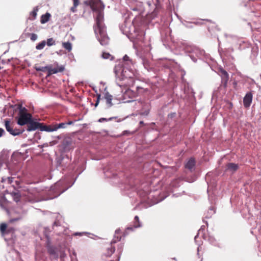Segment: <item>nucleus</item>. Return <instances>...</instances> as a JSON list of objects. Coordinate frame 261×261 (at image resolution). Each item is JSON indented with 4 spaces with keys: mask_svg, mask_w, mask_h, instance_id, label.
<instances>
[{
    "mask_svg": "<svg viewBox=\"0 0 261 261\" xmlns=\"http://www.w3.org/2000/svg\"><path fill=\"white\" fill-rule=\"evenodd\" d=\"M7 180H8V182L9 184H11L13 181V178L12 177H8Z\"/></svg>",
    "mask_w": 261,
    "mask_h": 261,
    "instance_id": "obj_45",
    "label": "nucleus"
},
{
    "mask_svg": "<svg viewBox=\"0 0 261 261\" xmlns=\"http://www.w3.org/2000/svg\"><path fill=\"white\" fill-rule=\"evenodd\" d=\"M66 123H67V125L72 124L73 123V122H72V121H68V122H67Z\"/></svg>",
    "mask_w": 261,
    "mask_h": 261,
    "instance_id": "obj_47",
    "label": "nucleus"
},
{
    "mask_svg": "<svg viewBox=\"0 0 261 261\" xmlns=\"http://www.w3.org/2000/svg\"><path fill=\"white\" fill-rule=\"evenodd\" d=\"M50 16L51 15L49 13H46L45 14L42 15L41 17V23L44 24L47 22L49 20Z\"/></svg>",
    "mask_w": 261,
    "mask_h": 261,
    "instance_id": "obj_19",
    "label": "nucleus"
},
{
    "mask_svg": "<svg viewBox=\"0 0 261 261\" xmlns=\"http://www.w3.org/2000/svg\"><path fill=\"white\" fill-rule=\"evenodd\" d=\"M4 180H5V179H4V178H3L2 181L3 182V181H4Z\"/></svg>",
    "mask_w": 261,
    "mask_h": 261,
    "instance_id": "obj_53",
    "label": "nucleus"
},
{
    "mask_svg": "<svg viewBox=\"0 0 261 261\" xmlns=\"http://www.w3.org/2000/svg\"><path fill=\"white\" fill-rule=\"evenodd\" d=\"M81 234H82V233L76 232L75 233V235H81Z\"/></svg>",
    "mask_w": 261,
    "mask_h": 261,
    "instance_id": "obj_49",
    "label": "nucleus"
},
{
    "mask_svg": "<svg viewBox=\"0 0 261 261\" xmlns=\"http://www.w3.org/2000/svg\"><path fill=\"white\" fill-rule=\"evenodd\" d=\"M2 165V162L0 161V168L1 167Z\"/></svg>",
    "mask_w": 261,
    "mask_h": 261,
    "instance_id": "obj_52",
    "label": "nucleus"
},
{
    "mask_svg": "<svg viewBox=\"0 0 261 261\" xmlns=\"http://www.w3.org/2000/svg\"><path fill=\"white\" fill-rule=\"evenodd\" d=\"M66 256V254L64 252H62L60 255V258L61 259H63Z\"/></svg>",
    "mask_w": 261,
    "mask_h": 261,
    "instance_id": "obj_44",
    "label": "nucleus"
},
{
    "mask_svg": "<svg viewBox=\"0 0 261 261\" xmlns=\"http://www.w3.org/2000/svg\"><path fill=\"white\" fill-rule=\"evenodd\" d=\"M128 229H132V228H131V227H128Z\"/></svg>",
    "mask_w": 261,
    "mask_h": 261,
    "instance_id": "obj_54",
    "label": "nucleus"
},
{
    "mask_svg": "<svg viewBox=\"0 0 261 261\" xmlns=\"http://www.w3.org/2000/svg\"><path fill=\"white\" fill-rule=\"evenodd\" d=\"M63 47L67 49L68 51H70L72 49V44L69 42H63L62 43Z\"/></svg>",
    "mask_w": 261,
    "mask_h": 261,
    "instance_id": "obj_21",
    "label": "nucleus"
},
{
    "mask_svg": "<svg viewBox=\"0 0 261 261\" xmlns=\"http://www.w3.org/2000/svg\"><path fill=\"white\" fill-rule=\"evenodd\" d=\"M40 130L41 131H45V132H51L56 131L54 125H43L42 123H41V126L40 127Z\"/></svg>",
    "mask_w": 261,
    "mask_h": 261,
    "instance_id": "obj_14",
    "label": "nucleus"
},
{
    "mask_svg": "<svg viewBox=\"0 0 261 261\" xmlns=\"http://www.w3.org/2000/svg\"><path fill=\"white\" fill-rule=\"evenodd\" d=\"M72 140L71 138H65L62 141L61 147L64 152L69 151L72 149Z\"/></svg>",
    "mask_w": 261,
    "mask_h": 261,
    "instance_id": "obj_7",
    "label": "nucleus"
},
{
    "mask_svg": "<svg viewBox=\"0 0 261 261\" xmlns=\"http://www.w3.org/2000/svg\"><path fill=\"white\" fill-rule=\"evenodd\" d=\"M219 73L221 76L222 83L223 86L226 87L229 79V74L227 71L222 68L219 69Z\"/></svg>",
    "mask_w": 261,
    "mask_h": 261,
    "instance_id": "obj_10",
    "label": "nucleus"
},
{
    "mask_svg": "<svg viewBox=\"0 0 261 261\" xmlns=\"http://www.w3.org/2000/svg\"><path fill=\"white\" fill-rule=\"evenodd\" d=\"M126 102H129L134 101L133 99L136 97V93L129 89H127L122 95Z\"/></svg>",
    "mask_w": 261,
    "mask_h": 261,
    "instance_id": "obj_8",
    "label": "nucleus"
},
{
    "mask_svg": "<svg viewBox=\"0 0 261 261\" xmlns=\"http://www.w3.org/2000/svg\"><path fill=\"white\" fill-rule=\"evenodd\" d=\"M38 10V9L37 7L34 8V10L31 12V15H32L34 18H35L37 15Z\"/></svg>",
    "mask_w": 261,
    "mask_h": 261,
    "instance_id": "obj_31",
    "label": "nucleus"
},
{
    "mask_svg": "<svg viewBox=\"0 0 261 261\" xmlns=\"http://www.w3.org/2000/svg\"><path fill=\"white\" fill-rule=\"evenodd\" d=\"M5 126L6 130L12 135L16 136L22 134L24 130L19 129L13 128L14 125L13 123H10L8 120L5 121Z\"/></svg>",
    "mask_w": 261,
    "mask_h": 261,
    "instance_id": "obj_4",
    "label": "nucleus"
},
{
    "mask_svg": "<svg viewBox=\"0 0 261 261\" xmlns=\"http://www.w3.org/2000/svg\"><path fill=\"white\" fill-rule=\"evenodd\" d=\"M57 167H66L70 162V158L68 155L62 153L56 159Z\"/></svg>",
    "mask_w": 261,
    "mask_h": 261,
    "instance_id": "obj_5",
    "label": "nucleus"
},
{
    "mask_svg": "<svg viewBox=\"0 0 261 261\" xmlns=\"http://www.w3.org/2000/svg\"><path fill=\"white\" fill-rule=\"evenodd\" d=\"M115 118V117H111L109 119H107V118H100L99 120H98V122H103L104 121H110V120H112V119Z\"/></svg>",
    "mask_w": 261,
    "mask_h": 261,
    "instance_id": "obj_33",
    "label": "nucleus"
},
{
    "mask_svg": "<svg viewBox=\"0 0 261 261\" xmlns=\"http://www.w3.org/2000/svg\"><path fill=\"white\" fill-rule=\"evenodd\" d=\"M104 98L106 100L107 107L110 108L111 107H112L113 105V103L112 102V100L113 99L112 95H111L109 92H106L105 94Z\"/></svg>",
    "mask_w": 261,
    "mask_h": 261,
    "instance_id": "obj_16",
    "label": "nucleus"
},
{
    "mask_svg": "<svg viewBox=\"0 0 261 261\" xmlns=\"http://www.w3.org/2000/svg\"><path fill=\"white\" fill-rule=\"evenodd\" d=\"M120 240V237H118L117 236V239H114L113 240V241H112L111 243H115L116 242H117V241H119Z\"/></svg>",
    "mask_w": 261,
    "mask_h": 261,
    "instance_id": "obj_37",
    "label": "nucleus"
},
{
    "mask_svg": "<svg viewBox=\"0 0 261 261\" xmlns=\"http://www.w3.org/2000/svg\"><path fill=\"white\" fill-rule=\"evenodd\" d=\"M133 31L134 32V34L130 32L128 35V37L131 41L135 42L137 40L139 39L140 35L138 31L136 29H134Z\"/></svg>",
    "mask_w": 261,
    "mask_h": 261,
    "instance_id": "obj_13",
    "label": "nucleus"
},
{
    "mask_svg": "<svg viewBox=\"0 0 261 261\" xmlns=\"http://www.w3.org/2000/svg\"><path fill=\"white\" fill-rule=\"evenodd\" d=\"M60 226L59 223L58 221H55L54 223V224L53 225V229H54L55 226Z\"/></svg>",
    "mask_w": 261,
    "mask_h": 261,
    "instance_id": "obj_42",
    "label": "nucleus"
},
{
    "mask_svg": "<svg viewBox=\"0 0 261 261\" xmlns=\"http://www.w3.org/2000/svg\"><path fill=\"white\" fill-rule=\"evenodd\" d=\"M30 39L33 41L36 40L38 38L37 35L34 33L30 34Z\"/></svg>",
    "mask_w": 261,
    "mask_h": 261,
    "instance_id": "obj_32",
    "label": "nucleus"
},
{
    "mask_svg": "<svg viewBox=\"0 0 261 261\" xmlns=\"http://www.w3.org/2000/svg\"><path fill=\"white\" fill-rule=\"evenodd\" d=\"M77 6H75V5H73V7H72L70 9L71 11L72 12H75L76 11V7Z\"/></svg>",
    "mask_w": 261,
    "mask_h": 261,
    "instance_id": "obj_38",
    "label": "nucleus"
},
{
    "mask_svg": "<svg viewBox=\"0 0 261 261\" xmlns=\"http://www.w3.org/2000/svg\"><path fill=\"white\" fill-rule=\"evenodd\" d=\"M101 57L102 58H103L105 59H110V60H112L113 59V57H112V56L111 54H110L108 53H106V52L102 53V54L101 55Z\"/></svg>",
    "mask_w": 261,
    "mask_h": 261,
    "instance_id": "obj_22",
    "label": "nucleus"
},
{
    "mask_svg": "<svg viewBox=\"0 0 261 261\" xmlns=\"http://www.w3.org/2000/svg\"><path fill=\"white\" fill-rule=\"evenodd\" d=\"M143 63L144 67L146 68L147 66L148 65V61L146 60H143Z\"/></svg>",
    "mask_w": 261,
    "mask_h": 261,
    "instance_id": "obj_43",
    "label": "nucleus"
},
{
    "mask_svg": "<svg viewBox=\"0 0 261 261\" xmlns=\"http://www.w3.org/2000/svg\"><path fill=\"white\" fill-rule=\"evenodd\" d=\"M238 169V165L234 163H230L226 165V170L231 172L232 173L236 171Z\"/></svg>",
    "mask_w": 261,
    "mask_h": 261,
    "instance_id": "obj_17",
    "label": "nucleus"
},
{
    "mask_svg": "<svg viewBox=\"0 0 261 261\" xmlns=\"http://www.w3.org/2000/svg\"><path fill=\"white\" fill-rule=\"evenodd\" d=\"M195 166V161L194 159L191 158L186 164L185 168L190 170V171H192V170L194 169Z\"/></svg>",
    "mask_w": 261,
    "mask_h": 261,
    "instance_id": "obj_15",
    "label": "nucleus"
},
{
    "mask_svg": "<svg viewBox=\"0 0 261 261\" xmlns=\"http://www.w3.org/2000/svg\"><path fill=\"white\" fill-rule=\"evenodd\" d=\"M21 111L22 112H25V113H27L26 112L27 111V110L24 107L22 108L21 106L20 108V109H19V115H20V113Z\"/></svg>",
    "mask_w": 261,
    "mask_h": 261,
    "instance_id": "obj_36",
    "label": "nucleus"
},
{
    "mask_svg": "<svg viewBox=\"0 0 261 261\" xmlns=\"http://www.w3.org/2000/svg\"><path fill=\"white\" fill-rule=\"evenodd\" d=\"M65 184V181H64V180H60L56 184L55 187L56 188H59L61 186H63Z\"/></svg>",
    "mask_w": 261,
    "mask_h": 261,
    "instance_id": "obj_29",
    "label": "nucleus"
},
{
    "mask_svg": "<svg viewBox=\"0 0 261 261\" xmlns=\"http://www.w3.org/2000/svg\"><path fill=\"white\" fill-rule=\"evenodd\" d=\"M19 115L17 123L21 126L27 124L32 119V115L28 113L22 112L21 111Z\"/></svg>",
    "mask_w": 261,
    "mask_h": 261,
    "instance_id": "obj_6",
    "label": "nucleus"
},
{
    "mask_svg": "<svg viewBox=\"0 0 261 261\" xmlns=\"http://www.w3.org/2000/svg\"><path fill=\"white\" fill-rule=\"evenodd\" d=\"M40 123L36 122L32 119L27 124V128L26 129L28 132L34 131L37 129L40 130Z\"/></svg>",
    "mask_w": 261,
    "mask_h": 261,
    "instance_id": "obj_9",
    "label": "nucleus"
},
{
    "mask_svg": "<svg viewBox=\"0 0 261 261\" xmlns=\"http://www.w3.org/2000/svg\"><path fill=\"white\" fill-rule=\"evenodd\" d=\"M115 248L114 247H111L110 248H108V252L107 253V256L111 255L115 251Z\"/></svg>",
    "mask_w": 261,
    "mask_h": 261,
    "instance_id": "obj_28",
    "label": "nucleus"
},
{
    "mask_svg": "<svg viewBox=\"0 0 261 261\" xmlns=\"http://www.w3.org/2000/svg\"><path fill=\"white\" fill-rule=\"evenodd\" d=\"M10 194L15 202H18L20 201L21 195L19 192H12Z\"/></svg>",
    "mask_w": 261,
    "mask_h": 261,
    "instance_id": "obj_20",
    "label": "nucleus"
},
{
    "mask_svg": "<svg viewBox=\"0 0 261 261\" xmlns=\"http://www.w3.org/2000/svg\"><path fill=\"white\" fill-rule=\"evenodd\" d=\"M35 69L37 71H42L45 72L46 70H47L48 69V66H44V67H36Z\"/></svg>",
    "mask_w": 261,
    "mask_h": 261,
    "instance_id": "obj_27",
    "label": "nucleus"
},
{
    "mask_svg": "<svg viewBox=\"0 0 261 261\" xmlns=\"http://www.w3.org/2000/svg\"><path fill=\"white\" fill-rule=\"evenodd\" d=\"M5 134V132L4 129L0 128V137H2Z\"/></svg>",
    "mask_w": 261,
    "mask_h": 261,
    "instance_id": "obj_40",
    "label": "nucleus"
},
{
    "mask_svg": "<svg viewBox=\"0 0 261 261\" xmlns=\"http://www.w3.org/2000/svg\"><path fill=\"white\" fill-rule=\"evenodd\" d=\"M119 230H117L115 231L116 234H117L118 233Z\"/></svg>",
    "mask_w": 261,
    "mask_h": 261,
    "instance_id": "obj_51",
    "label": "nucleus"
},
{
    "mask_svg": "<svg viewBox=\"0 0 261 261\" xmlns=\"http://www.w3.org/2000/svg\"><path fill=\"white\" fill-rule=\"evenodd\" d=\"M100 99V94H97V99H96V102L95 103V107H96L99 102V100Z\"/></svg>",
    "mask_w": 261,
    "mask_h": 261,
    "instance_id": "obj_34",
    "label": "nucleus"
},
{
    "mask_svg": "<svg viewBox=\"0 0 261 261\" xmlns=\"http://www.w3.org/2000/svg\"><path fill=\"white\" fill-rule=\"evenodd\" d=\"M46 44H47V45L50 46L55 45V41L53 38H50L47 39V41L46 42Z\"/></svg>",
    "mask_w": 261,
    "mask_h": 261,
    "instance_id": "obj_26",
    "label": "nucleus"
},
{
    "mask_svg": "<svg viewBox=\"0 0 261 261\" xmlns=\"http://www.w3.org/2000/svg\"><path fill=\"white\" fill-rule=\"evenodd\" d=\"M44 233L46 238L47 248L48 253L53 259H57L58 258V254L56 251V248L51 245L50 239L49 237V230L47 228H45Z\"/></svg>",
    "mask_w": 261,
    "mask_h": 261,
    "instance_id": "obj_3",
    "label": "nucleus"
},
{
    "mask_svg": "<svg viewBox=\"0 0 261 261\" xmlns=\"http://www.w3.org/2000/svg\"><path fill=\"white\" fill-rule=\"evenodd\" d=\"M7 228V225L5 223H2L0 226V230L2 233H4Z\"/></svg>",
    "mask_w": 261,
    "mask_h": 261,
    "instance_id": "obj_30",
    "label": "nucleus"
},
{
    "mask_svg": "<svg viewBox=\"0 0 261 261\" xmlns=\"http://www.w3.org/2000/svg\"><path fill=\"white\" fill-rule=\"evenodd\" d=\"M197 237V236H196V237H195V239H196Z\"/></svg>",
    "mask_w": 261,
    "mask_h": 261,
    "instance_id": "obj_55",
    "label": "nucleus"
},
{
    "mask_svg": "<svg viewBox=\"0 0 261 261\" xmlns=\"http://www.w3.org/2000/svg\"><path fill=\"white\" fill-rule=\"evenodd\" d=\"M64 67L63 66H60L57 68H53L51 65L48 66V74L47 76H49L53 74L57 73L63 71Z\"/></svg>",
    "mask_w": 261,
    "mask_h": 261,
    "instance_id": "obj_11",
    "label": "nucleus"
},
{
    "mask_svg": "<svg viewBox=\"0 0 261 261\" xmlns=\"http://www.w3.org/2000/svg\"><path fill=\"white\" fill-rule=\"evenodd\" d=\"M129 67H121V66L117 65L114 68V71L116 75H121L122 79L132 78L134 75L133 72Z\"/></svg>",
    "mask_w": 261,
    "mask_h": 261,
    "instance_id": "obj_2",
    "label": "nucleus"
},
{
    "mask_svg": "<svg viewBox=\"0 0 261 261\" xmlns=\"http://www.w3.org/2000/svg\"><path fill=\"white\" fill-rule=\"evenodd\" d=\"M72 1L73 5H75V6H77L80 4L79 0H72Z\"/></svg>",
    "mask_w": 261,
    "mask_h": 261,
    "instance_id": "obj_39",
    "label": "nucleus"
},
{
    "mask_svg": "<svg viewBox=\"0 0 261 261\" xmlns=\"http://www.w3.org/2000/svg\"><path fill=\"white\" fill-rule=\"evenodd\" d=\"M20 219V217H18V218H14V219H11L10 220V222H13L14 221H18Z\"/></svg>",
    "mask_w": 261,
    "mask_h": 261,
    "instance_id": "obj_41",
    "label": "nucleus"
},
{
    "mask_svg": "<svg viewBox=\"0 0 261 261\" xmlns=\"http://www.w3.org/2000/svg\"><path fill=\"white\" fill-rule=\"evenodd\" d=\"M134 223V225L135 228H138L141 226L138 216H136L135 217Z\"/></svg>",
    "mask_w": 261,
    "mask_h": 261,
    "instance_id": "obj_25",
    "label": "nucleus"
},
{
    "mask_svg": "<svg viewBox=\"0 0 261 261\" xmlns=\"http://www.w3.org/2000/svg\"><path fill=\"white\" fill-rule=\"evenodd\" d=\"M123 61L122 64H119L118 65L121 66V67H125V65L127 64L128 66H130L132 64V62L131 60L129 59V57L127 55H125L123 57Z\"/></svg>",
    "mask_w": 261,
    "mask_h": 261,
    "instance_id": "obj_18",
    "label": "nucleus"
},
{
    "mask_svg": "<svg viewBox=\"0 0 261 261\" xmlns=\"http://www.w3.org/2000/svg\"><path fill=\"white\" fill-rule=\"evenodd\" d=\"M70 187H71V185L66 186V187H65L63 190H61V192H60V194L63 193Z\"/></svg>",
    "mask_w": 261,
    "mask_h": 261,
    "instance_id": "obj_35",
    "label": "nucleus"
},
{
    "mask_svg": "<svg viewBox=\"0 0 261 261\" xmlns=\"http://www.w3.org/2000/svg\"><path fill=\"white\" fill-rule=\"evenodd\" d=\"M91 8L97 13L96 25L94 28L96 38L102 45L108 44L109 38L106 34V28L103 24L105 5L100 0H91Z\"/></svg>",
    "mask_w": 261,
    "mask_h": 261,
    "instance_id": "obj_1",
    "label": "nucleus"
},
{
    "mask_svg": "<svg viewBox=\"0 0 261 261\" xmlns=\"http://www.w3.org/2000/svg\"><path fill=\"white\" fill-rule=\"evenodd\" d=\"M128 133H129V132L127 130H124V131L123 132V135L127 134Z\"/></svg>",
    "mask_w": 261,
    "mask_h": 261,
    "instance_id": "obj_46",
    "label": "nucleus"
},
{
    "mask_svg": "<svg viewBox=\"0 0 261 261\" xmlns=\"http://www.w3.org/2000/svg\"><path fill=\"white\" fill-rule=\"evenodd\" d=\"M252 101V94L251 92H248L245 95L243 99V103L245 108H248L250 106Z\"/></svg>",
    "mask_w": 261,
    "mask_h": 261,
    "instance_id": "obj_12",
    "label": "nucleus"
},
{
    "mask_svg": "<svg viewBox=\"0 0 261 261\" xmlns=\"http://www.w3.org/2000/svg\"><path fill=\"white\" fill-rule=\"evenodd\" d=\"M46 44V41L43 40L37 44L36 46V49L37 50H40L43 49Z\"/></svg>",
    "mask_w": 261,
    "mask_h": 261,
    "instance_id": "obj_24",
    "label": "nucleus"
},
{
    "mask_svg": "<svg viewBox=\"0 0 261 261\" xmlns=\"http://www.w3.org/2000/svg\"><path fill=\"white\" fill-rule=\"evenodd\" d=\"M140 124H143V121H140Z\"/></svg>",
    "mask_w": 261,
    "mask_h": 261,
    "instance_id": "obj_50",
    "label": "nucleus"
},
{
    "mask_svg": "<svg viewBox=\"0 0 261 261\" xmlns=\"http://www.w3.org/2000/svg\"><path fill=\"white\" fill-rule=\"evenodd\" d=\"M119 258H120V255H119L118 256V257L115 260H113V261H119Z\"/></svg>",
    "mask_w": 261,
    "mask_h": 261,
    "instance_id": "obj_48",
    "label": "nucleus"
},
{
    "mask_svg": "<svg viewBox=\"0 0 261 261\" xmlns=\"http://www.w3.org/2000/svg\"><path fill=\"white\" fill-rule=\"evenodd\" d=\"M54 125H55V130H57L59 128H65L67 126V123L63 122V123H60L59 124H54Z\"/></svg>",
    "mask_w": 261,
    "mask_h": 261,
    "instance_id": "obj_23",
    "label": "nucleus"
}]
</instances>
